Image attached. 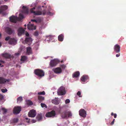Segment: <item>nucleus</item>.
<instances>
[{
    "instance_id": "obj_37",
    "label": "nucleus",
    "mask_w": 126,
    "mask_h": 126,
    "mask_svg": "<svg viewBox=\"0 0 126 126\" xmlns=\"http://www.w3.org/2000/svg\"><path fill=\"white\" fill-rule=\"evenodd\" d=\"M34 35L36 36H37L39 35L38 32L37 31H36L34 33Z\"/></svg>"
},
{
    "instance_id": "obj_46",
    "label": "nucleus",
    "mask_w": 126,
    "mask_h": 126,
    "mask_svg": "<svg viewBox=\"0 0 126 126\" xmlns=\"http://www.w3.org/2000/svg\"><path fill=\"white\" fill-rule=\"evenodd\" d=\"M26 35L27 36H29V35L28 33L27 32L26 34Z\"/></svg>"
},
{
    "instance_id": "obj_60",
    "label": "nucleus",
    "mask_w": 126,
    "mask_h": 126,
    "mask_svg": "<svg viewBox=\"0 0 126 126\" xmlns=\"http://www.w3.org/2000/svg\"><path fill=\"white\" fill-rule=\"evenodd\" d=\"M24 26H25V27H26V24H25V25H24Z\"/></svg>"
},
{
    "instance_id": "obj_21",
    "label": "nucleus",
    "mask_w": 126,
    "mask_h": 126,
    "mask_svg": "<svg viewBox=\"0 0 126 126\" xmlns=\"http://www.w3.org/2000/svg\"><path fill=\"white\" fill-rule=\"evenodd\" d=\"M2 55L3 57L7 59L10 58L11 57V55L10 54L7 53L2 54Z\"/></svg>"
},
{
    "instance_id": "obj_43",
    "label": "nucleus",
    "mask_w": 126,
    "mask_h": 126,
    "mask_svg": "<svg viewBox=\"0 0 126 126\" xmlns=\"http://www.w3.org/2000/svg\"><path fill=\"white\" fill-rule=\"evenodd\" d=\"M10 37H9V36H8V37H6L5 38V40L6 41H8L9 39L10 40Z\"/></svg>"
},
{
    "instance_id": "obj_33",
    "label": "nucleus",
    "mask_w": 126,
    "mask_h": 126,
    "mask_svg": "<svg viewBox=\"0 0 126 126\" xmlns=\"http://www.w3.org/2000/svg\"><path fill=\"white\" fill-rule=\"evenodd\" d=\"M1 110H3V114L7 112V110L5 109L4 108H2L1 109Z\"/></svg>"
},
{
    "instance_id": "obj_11",
    "label": "nucleus",
    "mask_w": 126,
    "mask_h": 126,
    "mask_svg": "<svg viewBox=\"0 0 126 126\" xmlns=\"http://www.w3.org/2000/svg\"><path fill=\"white\" fill-rule=\"evenodd\" d=\"M55 115V112L54 111L52 110L50 112L47 113L46 116L47 117H50L54 116Z\"/></svg>"
},
{
    "instance_id": "obj_58",
    "label": "nucleus",
    "mask_w": 126,
    "mask_h": 126,
    "mask_svg": "<svg viewBox=\"0 0 126 126\" xmlns=\"http://www.w3.org/2000/svg\"><path fill=\"white\" fill-rule=\"evenodd\" d=\"M1 43H0V47H1Z\"/></svg>"
},
{
    "instance_id": "obj_41",
    "label": "nucleus",
    "mask_w": 126,
    "mask_h": 126,
    "mask_svg": "<svg viewBox=\"0 0 126 126\" xmlns=\"http://www.w3.org/2000/svg\"><path fill=\"white\" fill-rule=\"evenodd\" d=\"M36 20H37L36 23H37V22L40 23L41 22V19L40 18H38Z\"/></svg>"
},
{
    "instance_id": "obj_49",
    "label": "nucleus",
    "mask_w": 126,
    "mask_h": 126,
    "mask_svg": "<svg viewBox=\"0 0 126 126\" xmlns=\"http://www.w3.org/2000/svg\"><path fill=\"white\" fill-rule=\"evenodd\" d=\"M36 120H33L32 121L33 122V123H35L36 122Z\"/></svg>"
},
{
    "instance_id": "obj_47",
    "label": "nucleus",
    "mask_w": 126,
    "mask_h": 126,
    "mask_svg": "<svg viewBox=\"0 0 126 126\" xmlns=\"http://www.w3.org/2000/svg\"><path fill=\"white\" fill-rule=\"evenodd\" d=\"M114 117L115 118H116L117 117V114L116 113H115L114 115Z\"/></svg>"
},
{
    "instance_id": "obj_45",
    "label": "nucleus",
    "mask_w": 126,
    "mask_h": 126,
    "mask_svg": "<svg viewBox=\"0 0 126 126\" xmlns=\"http://www.w3.org/2000/svg\"><path fill=\"white\" fill-rule=\"evenodd\" d=\"M31 21L34 22H35L36 23L37 22V20H35V19H31Z\"/></svg>"
},
{
    "instance_id": "obj_30",
    "label": "nucleus",
    "mask_w": 126,
    "mask_h": 126,
    "mask_svg": "<svg viewBox=\"0 0 126 126\" xmlns=\"http://www.w3.org/2000/svg\"><path fill=\"white\" fill-rule=\"evenodd\" d=\"M27 104L28 105H31L33 104V103L30 100H27L26 101Z\"/></svg>"
},
{
    "instance_id": "obj_12",
    "label": "nucleus",
    "mask_w": 126,
    "mask_h": 126,
    "mask_svg": "<svg viewBox=\"0 0 126 126\" xmlns=\"http://www.w3.org/2000/svg\"><path fill=\"white\" fill-rule=\"evenodd\" d=\"M120 46L117 44L115 45L114 47V51L116 53H118L120 51Z\"/></svg>"
},
{
    "instance_id": "obj_24",
    "label": "nucleus",
    "mask_w": 126,
    "mask_h": 126,
    "mask_svg": "<svg viewBox=\"0 0 126 126\" xmlns=\"http://www.w3.org/2000/svg\"><path fill=\"white\" fill-rule=\"evenodd\" d=\"M23 12L25 14H28L29 12V10L28 8L24 6L23 7Z\"/></svg>"
},
{
    "instance_id": "obj_44",
    "label": "nucleus",
    "mask_w": 126,
    "mask_h": 126,
    "mask_svg": "<svg viewBox=\"0 0 126 126\" xmlns=\"http://www.w3.org/2000/svg\"><path fill=\"white\" fill-rule=\"evenodd\" d=\"M115 120V119H114L113 120V121H112V122H111V125H112L114 124Z\"/></svg>"
},
{
    "instance_id": "obj_38",
    "label": "nucleus",
    "mask_w": 126,
    "mask_h": 126,
    "mask_svg": "<svg viewBox=\"0 0 126 126\" xmlns=\"http://www.w3.org/2000/svg\"><path fill=\"white\" fill-rule=\"evenodd\" d=\"M81 92L80 91H79L77 93V95H78L79 97H81L82 96L80 95Z\"/></svg>"
},
{
    "instance_id": "obj_3",
    "label": "nucleus",
    "mask_w": 126,
    "mask_h": 126,
    "mask_svg": "<svg viewBox=\"0 0 126 126\" xmlns=\"http://www.w3.org/2000/svg\"><path fill=\"white\" fill-rule=\"evenodd\" d=\"M57 93L59 95H63L65 94L66 92L64 87L63 86L61 87L58 90Z\"/></svg>"
},
{
    "instance_id": "obj_20",
    "label": "nucleus",
    "mask_w": 126,
    "mask_h": 126,
    "mask_svg": "<svg viewBox=\"0 0 126 126\" xmlns=\"http://www.w3.org/2000/svg\"><path fill=\"white\" fill-rule=\"evenodd\" d=\"M9 82V79H6L2 77H0V83H4L6 81Z\"/></svg>"
},
{
    "instance_id": "obj_36",
    "label": "nucleus",
    "mask_w": 126,
    "mask_h": 126,
    "mask_svg": "<svg viewBox=\"0 0 126 126\" xmlns=\"http://www.w3.org/2000/svg\"><path fill=\"white\" fill-rule=\"evenodd\" d=\"M60 66L61 68H62L64 70L66 67V66L64 64H62L60 65Z\"/></svg>"
},
{
    "instance_id": "obj_23",
    "label": "nucleus",
    "mask_w": 126,
    "mask_h": 126,
    "mask_svg": "<svg viewBox=\"0 0 126 126\" xmlns=\"http://www.w3.org/2000/svg\"><path fill=\"white\" fill-rule=\"evenodd\" d=\"M36 118L37 120L38 121L41 120L42 118L41 114H38L36 117Z\"/></svg>"
},
{
    "instance_id": "obj_27",
    "label": "nucleus",
    "mask_w": 126,
    "mask_h": 126,
    "mask_svg": "<svg viewBox=\"0 0 126 126\" xmlns=\"http://www.w3.org/2000/svg\"><path fill=\"white\" fill-rule=\"evenodd\" d=\"M51 102L52 103L55 105H58L59 103V101L58 100L56 99L52 100Z\"/></svg>"
},
{
    "instance_id": "obj_9",
    "label": "nucleus",
    "mask_w": 126,
    "mask_h": 126,
    "mask_svg": "<svg viewBox=\"0 0 126 126\" xmlns=\"http://www.w3.org/2000/svg\"><path fill=\"white\" fill-rule=\"evenodd\" d=\"M27 28L29 30H33L36 29V27L34 26L33 24H30V22L27 25Z\"/></svg>"
},
{
    "instance_id": "obj_7",
    "label": "nucleus",
    "mask_w": 126,
    "mask_h": 126,
    "mask_svg": "<svg viewBox=\"0 0 126 126\" xmlns=\"http://www.w3.org/2000/svg\"><path fill=\"white\" fill-rule=\"evenodd\" d=\"M28 116L30 117H34L36 114V112L35 110H31L28 113Z\"/></svg>"
},
{
    "instance_id": "obj_48",
    "label": "nucleus",
    "mask_w": 126,
    "mask_h": 126,
    "mask_svg": "<svg viewBox=\"0 0 126 126\" xmlns=\"http://www.w3.org/2000/svg\"><path fill=\"white\" fill-rule=\"evenodd\" d=\"M120 55V54H116V56L117 57H119Z\"/></svg>"
},
{
    "instance_id": "obj_31",
    "label": "nucleus",
    "mask_w": 126,
    "mask_h": 126,
    "mask_svg": "<svg viewBox=\"0 0 126 126\" xmlns=\"http://www.w3.org/2000/svg\"><path fill=\"white\" fill-rule=\"evenodd\" d=\"M23 100V99L21 97H19L17 99V102H21Z\"/></svg>"
},
{
    "instance_id": "obj_35",
    "label": "nucleus",
    "mask_w": 126,
    "mask_h": 126,
    "mask_svg": "<svg viewBox=\"0 0 126 126\" xmlns=\"http://www.w3.org/2000/svg\"><path fill=\"white\" fill-rule=\"evenodd\" d=\"M41 107L42 108H44V107H45L46 108H47V106L44 103H41Z\"/></svg>"
},
{
    "instance_id": "obj_32",
    "label": "nucleus",
    "mask_w": 126,
    "mask_h": 126,
    "mask_svg": "<svg viewBox=\"0 0 126 126\" xmlns=\"http://www.w3.org/2000/svg\"><path fill=\"white\" fill-rule=\"evenodd\" d=\"M18 120L17 118H15L13 119V121L14 123H16L18 122Z\"/></svg>"
},
{
    "instance_id": "obj_10",
    "label": "nucleus",
    "mask_w": 126,
    "mask_h": 126,
    "mask_svg": "<svg viewBox=\"0 0 126 126\" xmlns=\"http://www.w3.org/2000/svg\"><path fill=\"white\" fill-rule=\"evenodd\" d=\"M54 72L56 74L61 73L62 71L60 67H57L53 70Z\"/></svg>"
},
{
    "instance_id": "obj_52",
    "label": "nucleus",
    "mask_w": 126,
    "mask_h": 126,
    "mask_svg": "<svg viewBox=\"0 0 126 126\" xmlns=\"http://www.w3.org/2000/svg\"><path fill=\"white\" fill-rule=\"evenodd\" d=\"M114 115V113H113V112H112L111 113V116H113V115Z\"/></svg>"
},
{
    "instance_id": "obj_13",
    "label": "nucleus",
    "mask_w": 126,
    "mask_h": 126,
    "mask_svg": "<svg viewBox=\"0 0 126 126\" xmlns=\"http://www.w3.org/2000/svg\"><path fill=\"white\" fill-rule=\"evenodd\" d=\"M5 31L8 34H11L12 33L13 30L10 28L9 27H7L5 29Z\"/></svg>"
},
{
    "instance_id": "obj_57",
    "label": "nucleus",
    "mask_w": 126,
    "mask_h": 126,
    "mask_svg": "<svg viewBox=\"0 0 126 126\" xmlns=\"http://www.w3.org/2000/svg\"><path fill=\"white\" fill-rule=\"evenodd\" d=\"M4 0L5 1H7L8 0Z\"/></svg>"
},
{
    "instance_id": "obj_59",
    "label": "nucleus",
    "mask_w": 126,
    "mask_h": 126,
    "mask_svg": "<svg viewBox=\"0 0 126 126\" xmlns=\"http://www.w3.org/2000/svg\"><path fill=\"white\" fill-rule=\"evenodd\" d=\"M1 34L0 33V37H1Z\"/></svg>"
},
{
    "instance_id": "obj_55",
    "label": "nucleus",
    "mask_w": 126,
    "mask_h": 126,
    "mask_svg": "<svg viewBox=\"0 0 126 126\" xmlns=\"http://www.w3.org/2000/svg\"><path fill=\"white\" fill-rule=\"evenodd\" d=\"M63 62V60H62L61 61V62L62 63Z\"/></svg>"
},
{
    "instance_id": "obj_42",
    "label": "nucleus",
    "mask_w": 126,
    "mask_h": 126,
    "mask_svg": "<svg viewBox=\"0 0 126 126\" xmlns=\"http://www.w3.org/2000/svg\"><path fill=\"white\" fill-rule=\"evenodd\" d=\"M3 98V96L2 94H0V100H2Z\"/></svg>"
},
{
    "instance_id": "obj_18",
    "label": "nucleus",
    "mask_w": 126,
    "mask_h": 126,
    "mask_svg": "<svg viewBox=\"0 0 126 126\" xmlns=\"http://www.w3.org/2000/svg\"><path fill=\"white\" fill-rule=\"evenodd\" d=\"M25 30L22 28H19L18 30V36H21L24 33Z\"/></svg>"
},
{
    "instance_id": "obj_40",
    "label": "nucleus",
    "mask_w": 126,
    "mask_h": 126,
    "mask_svg": "<svg viewBox=\"0 0 126 126\" xmlns=\"http://www.w3.org/2000/svg\"><path fill=\"white\" fill-rule=\"evenodd\" d=\"M70 102V100L69 99H66L65 101V103L66 104H67L68 103Z\"/></svg>"
},
{
    "instance_id": "obj_15",
    "label": "nucleus",
    "mask_w": 126,
    "mask_h": 126,
    "mask_svg": "<svg viewBox=\"0 0 126 126\" xmlns=\"http://www.w3.org/2000/svg\"><path fill=\"white\" fill-rule=\"evenodd\" d=\"M8 8V6L6 5L1 6L0 8V13H3V12L7 10Z\"/></svg>"
},
{
    "instance_id": "obj_5",
    "label": "nucleus",
    "mask_w": 126,
    "mask_h": 126,
    "mask_svg": "<svg viewBox=\"0 0 126 126\" xmlns=\"http://www.w3.org/2000/svg\"><path fill=\"white\" fill-rule=\"evenodd\" d=\"M35 74L39 77H42L44 76V73L43 71L41 70L36 69L35 70Z\"/></svg>"
},
{
    "instance_id": "obj_6",
    "label": "nucleus",
    "mask_w": 126,
    "mask_h": 126,
    "mask_svg": "<svg viewBox=\"0 0 126 126\" xmlns=\"http://www.w3.org/2000/svg\"><path fill=\"white\" fill-rule=\"evenodd\" d=\"M79 114L80 116L83 118L86 117V112L84 109H81L79 111Z\"/></svg>"
},
{
    "instance_id": "obj_34",
    "label": "nucleus",
    "mask_w": 126,
    "mask_h": 126,
    "mask_svg": "<svg viewBox=\"0 0 126 126\" xmlns=\"http://www.w3.org/2000/svg\"><path fill=\"white\" fill-rule=\"evenodd\" d=\"M45 94V92L44 91H43L42 92H40L38 93V94L39 95H44Z\"/></svg>"
},
{
    "instance_id": "obj_19",
    "label": "nucleus",
    "mask_w": 126,
    "mask_h": 126,
    "mask_svg": "<svg viewBox=\"0 0 126 126\" xmlns=\"http://www.w3.org/2000/svg\"><path fill=\"white\" fill-rule=\"evenodd\" d=\"M32 39L30 37H27L25 40V42L28 45H30L32 43Z\"/></svg>"
},
{
    "instance_id": "obj_16",
    "label": "nucleus",
    "mask_w": 126,
    "mask_h": 126,
    "mask_svg": "<svg viewBox=\"0 0 126 126\" xmlns=\"http://www.w3.org/2000/svg\"><path fill=\"white\" fill-rule=\"evenodd\" d=\"M80 79L82 81L85 82L88 80L89 77L87 75H84L81 77Z\"/></svg>"
},
{
    "instance_id": "obj_56",
    "label": "nucleus",
    "mask_w": 126,
    "mask_h": 126,
    "mask_svg": "<svg viewBox=\"0 0 126 126\" xmlns=\"http://www.w3.org/2000/svg\"><path fill=\"white\" fill-rule=\"evenodd\" d=\"M25 119L26 120H28V118H26Z\"/></svg>"
},
{
    "instance_id": "obj_39",
    "label": "nucleus",
    "mask_w": 126,
    "mask_h": 126,
    "mask_svg": "<svg viewBox=\"0 0 126 126\" xmlns=\"http://www.w3.org/2000/svg\"><path fill=\"white\" fill-rule=\"evenodd\" d=\"M1 91L3 93H4L7 92V90L6 89H2L1 90Z\"/></svg>"
},
{
    "instance_id": "obj_2",
    "label": "nucleus",
    "mask_w": 126,
    "mask_h": 126,
    "mask_svg": "<svg viewBox=\"0 0 126 126\" xmlns=\"http://www.w3.org/2000/svg\"><path fill=\"white\" fill-rule=\"evenodd\" d=\"M61 115L63 118H65L72 116V114L70 111H65L62 112Z\"/></svg>"
},
{
    "instance_id": "obj_53",
    "label": "nucleus",
    "mask_w": 126,
    "mask_h": 126,
    "mask_svg": "<svg viewBox=\"0 0 126 126\" xmlns=\"http://www.w3.org/2000/svg\"><path fill=\"white\" fill-rule=\"evenodd\" d=\"M30 122V120H29V119L27 121V123H29Z\"/></svg>"
},
{
    "instance_id": "obj_29",
    "label": "nucleus",
    "mask_w": 126,
    "mask_h": 126,
    "mask_svg": "<svg viewBox=\"0 0 126 126\" xmlns=\"http://www.w3.org/2000/svg\"><path fill=\"white\" fill-rule=\"evenodd\" d=\"M27 57L25 56H22L21 57V61H25L26 60Z\"/></svg>"
},
{
    "instance_id": "obj_8",
    "label": "nucleus",
    "mask_w": 126,
    "mask_h": 126,
    "mask_svg": "<svg viewBox=\"0 0 126 126\" xmlns=\"http://www.w3.org/2000/svg\"><path fill=\"white\" fill-rule=\"evenodd\" d=\"M21 110V107L17 106L14 108L13 110V113L15 114H18L19 113Z\"/></svg>"
},
{
    "instance_id": "obj_14",
    "label": "nucleus",
    "mask_w": 126,
    "mask_h": 126,
    "mask_svg": "<svg viewBox=\"0 0 126 126\" xmlns=\"http://www.w3.org/2000/svg\"><path fill=\"white\" fill-rule=\"evenodd\" d=\"M58 61L57 60H54L51 61L50 62V66L53 67L55 66L58 63Z\"/></svg>"
},
{
    "instance_id": "obj_17",
    "label": "nucleus",
    "mask_w": 126,
    "mask_h": 126,
    "mask_svg": "<svg viewBox=\"0 0 126 126\" xmlns=\"http://www.w3.org/2000/svg\"><path fill=\"white\" fill-rule=\"evenodd\" d=\"M16 40L14 38H11L9 40V43L11 45H15L16 43Z\"/></svg>"
},
{
    "instance_id": "obj_28",
    "label": "nucleus",
    "mask_w": 126,
    "mask_h": 126,
    "mask_svg": "<svg viewBox=\"0 0 126 126\" xmlns=\"http://www.w3.org/2000/svg\"><path fill=\"white\" fill-rule=\"evenodd\" d=\"M27 52L29 54L32 53V48L30 47H27Z\"/></svg>"
},
{
    "instance_id": "obj_4",
    "label": "nucleus",
    "mask_w": 126,
    "mask_h": 126,
    "mask_svg": "<svg viewBox=\"0 0 126 126\" xmlns=\"http://www.w3.org/2000/svg\"><path fill=\"white\" fill-rule=\"evenodd\" d=\"M35 9V8L34 7L33 8L31 9L30 10V12L31 13H33L34 15H41L42 14L43 15H44L46 14V12H43L38 11L35 12V11H34V10Z\"/></svg>"
},
{
    "instance_id": "obj_54",
    "label": "nucleus",
    "mask_w": 126,
    "mask_h": 126,
    "mask_svg": "<svg viewBox=\"0 0 126 126\" xmlns=\"http://www.w3.org/2000/svg\"><path fill=\"white\" fill-rule=\"evenodd\" d=\"M0 62H2L3 63H4V61H0Z\"/></svg>"
},
{
    "instance_id": "obj_50",
    "label": "nucleus",
    "mask_w": 126,
    "mask_h": 126,
    "mask_svg": "<svg viewBox=\"0 0 126 126\" xmlns=\"http://www.w3.org/2000/svg\"><path fill=\"white\" fill-rule=\"evenodd\" d=\"M49 38L51 40H52V38H53L52 36L50 37Z\"/></svg>"
},
{
    "instance_id": "obj_22",
    "label": "nucleus",
    "mask_w": 126,
    "mask_h": 126,
    "mask_svg": "<svg viewBox=\"0 0 126 126\" xmlns=\"http://www.w3.org/2000/svg\"><path fill=\"white\" fill-rule=\"evenodd\" d=\"M38 102L40 103L44 100V97L41 96L39 95L38 96Z\"/></svg>"
},
{
    "instance_id": "obj_26",
    "label": "nucleus",
    "mask_w": 126,
    "mask_h": 126,
    "mask_svg": "<svg viewBox=\"0 0 126 126\" xmlns=\"http://www.w3.org/2000/svg\"><path fill=\"white\" fill-rule=\"evenodd\" d=\"M64 35L63 34H61L58 36V39L59 41H62L63 39Z\"/></svg>"
},
{
    "instance_id": "obj_25",
    "label": "nucleus",
    "mask_w": 126,
    "mask_h": 126,
    "mask_svg": "<svg viewBox=\"0 0 126 126\" xmlns=\"http://www.w3.org/2000/svg\"><path fill=\"white\" fill-rule=\"evenodd\" d=\"M80 73L79 71H78L74 73L73 75V78H77L79 75Z\"/></svg>"
},
{
    "instance_id": "obj_51",
    "label": "nucleus",
    "mask_w": 126,
    "mask_h": 126,
    "mask_svg": "<svg viewBox=\"0 0 126 126\" xmlns=\"http://www.w3.org/2000/svg\"><path fill=\"white\" fill-rule=\"evenodd\" d=\"M3 66V65H2L1 64V63H0V67H2Z\"/></svg>"
},
{
    "instance_id": "obj_1",
    "label": "nucleus",
    "mask_w": 126,
    "mask_h": 126,
    "mask_svg": "<svg viewBox=\"0 0 126 126\" xmlns=\"http://www.w3.org/2000/svg\"><path fill=\"white\" fill-rule=\"evenodd\" d=\"M23 18L24 16L23 15L20 13L19 15V17L14 16H12L9 17V19L10 21L11 22L16 23L17 21H19L21 19H22Z\"/></svg>"
}]
</instances>
